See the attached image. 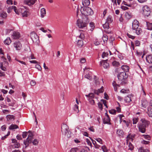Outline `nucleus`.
I'll return each mask as SVG.
<instances>
[{
    "instance_id": "20",
    "label": "nucleus",
    "mask_w": 152,
    "mask_h": 152,
    "mask_svg": "<svg viewBox=\"0 0 152 152\" xmlns=\"http://www.w3.org/2000/svg\"><path fill=\"white\" fill-rule=\"evenodd\" d=\"M146 59L147 62L149 63H152V55H148L146 57Z\"/></svg>"
},
{
    "instance_id": "27",
    "label": "nucleus",
    "mask_w": 152,
    "mask_h": 152,
    "mask_svg": "<svg viewBox=\"0 0 152 152\" xmlns=\"http://www.w3.org/2000/svg\"><path fill=\"white\" fill-rule=\"evenodd\" d=\"M18 128V126L16 125L12 124L9 127V129L10 130H13L15 129Z\"/></svg>"
},
{
    "instance_id": "28",
    "label": "nucleus",
    "mask_w": 152,
    "mask_h": 152,
    "mask_svg": "<svg viewBox=\"0 0 152 152\" xmlns=\"http://www.w3.org/2000/svg\"><path fill=\"white\" fill-rule=\"evenodd\" d=\"M77 45L80 47H82L83 45V41L82 39H79L78 40V42L77 43Z\"/></svg>"
},
{
    "instance_id": "31",
    "label": "nucleus",
    "mask_w": 152,
    "mask_h": 152,
    "mask_svg": "<svg viewBox=\"0 0 152 152\" xmlns=\"http://www.w3.org/2000/svg\"><path fill=\"white\" fill-rule=\"evenodd\" d=\"M134 31L135 32L136 34L139 35L142 32V31L141 28L138 27L135 30H134Z\"/></svg>"
},
{
    "instance_id": "38",
    "label": "nucleus",
    "mask_w": 152,
    "mask_h": 152,
    "mask_svg": "<svg viewBox=\"0 0 152 152\" xmlns=\"http://www.w3.org/2000/svg\"><path fill=\"white\" fill-rule=\"evenodd\" d=\"M7 118L9 119L10 120L12 119L14 120L15 119V117L14 116L12 115H8L7 116Z\"/></svg>"
},
{
    "instance_id": "49",
    "label": "nucleus",
    "mask_w": 152,
    "mask_h": 152,
    "mask_svg": "<svg viewBox=\"0 0 152 152\" xmlns=\"http://www.w3.org/2000/svg\"><path fill=\"white\" fill-rule=\"evenodd\" d=\"M95 139L98 142H99L100 143L102 144H103V141L100 138H96V139Z\"/></svg>"
},
{
    "instance_id": "15",
    "label": "nucleus",
    "mask_w": 152,
    "mask_h": 152,
    "mask_svg": "<svg viewBox=\"0 0 152 152\" xmlns=\"http://www.w3.org/2000/svg\"><path fill=\"white\" fill-rule=\"evenodd\" d=\"M141 121L142 122V123H140V125H143V126H145V127L148 126L149 124V122L146 120L144 118H142L141 119Z\"/></svg>"
},
{
    "instance_id": "1",
    "label": "nucleus",
    "mask_w": 152,
    "mask_h": 152,
    "mask_svg": "<svg viewBox=\"0 0 152 152\" xmlns=\"http://www.w3.org/2000/svg\"><path fill=\"white\" fill-rule=\"evenodd\" d=\"M118 83L121 85H125L128 83V75L125 72H121L117 75Z\"/></svg>"
},
{
    "instance_id": "54",
    "label": "nucleus",
    "mask_w": 152,
    "mask_h": 152,
    "mask_svg": "<svg viewBox=\"0 0 152 152\" xmlns=\"http://www.w3.org/2000/svg\"><path fill=\"white\" fill-rule=\"evenodd\" d=\"M150 142L149 141H147L144 140L141 141L142 143L146 145L149 144Z\"/></svg>"
},
{
    "instance_id": "16",
    "label": "nucleus",
    "mask_w": 152,
    "mask_h": 152,
    "mask_svg": "<svg viewBox=\"0 0 152 152\" xmlns=\"http://www.w3.org/2000/svg\"><path fill=\"white\" fill-rule=\"evenodd\" d=\"M110 121V119L109 116H108V117H107L106 118H104L103 120V122L104 124H111Z\"/></svg>"
},
{
    "instance_id": "47",
    "label": "nucleus",
    "mask_w": 152,
    "mask_h": 152,
    "mask_svg": "<svg viewBox=\"0 0 152 152\" xmlns=\"http://www.w3.org/2000/svg\"><path fill=\"white\" fill-rule=\"evenodd\" d=\"M109 112L110 113L113 114H115L116 112V110L114 109H111L109 110Z\"/></svg>"
},
{
    "instance_id": "26",
    "label": "nucleus",
    "mask_w": 152,
    "mask_h": 152,
    "mask_svg": "<svg viewBox=\"0 0 152 152\" xmlns=\"http://www.w3.org/2000/svg\"><path fill=\"white\" fill-rule=\"evenodd\" d=\"M11 40L10 37H7L4 41V43L7 45H9L11 43Z\"/></svg>"
},
{
    "instance_id": "11",
    "label": "nucleus",
    "mask_w": 152,
    "mask_h": 152,
    "mask_svg": "<svg viewBox=\"0 0 152 152\" xmlns=\"http://www.w3.org/2000/svg\"><path fill=\"white\" fill-rule=\"evenodd\" d=\"M138 129L139 132L142 133H145L146 131V127L142 125H139L138 126Z\"/></svg>"
},
{
    "instance_id": "24",
    "label": "nucleus",
    "mask_w": 152,
    "mask_h": 152,
    "mask_svg": "<svg viewBox=\"0 0 152 152\" xmlns=\"http://www.w3.org/2000/svg\"><path fill=\"white\" fill-rule=\"evenodd\" d=\"M124 101L126 102L129 103L132 101L130 95L126 96L124 99Z\"/></svg>"
},
{
    "instance_id": "3",
    "label": "nucleus",
    "mask_w": 152,
    "mask_h": 152,
    "mask_svg": "<svg viewBox=\"0 0 152 152\" xmlns=\"http://www.w3.org/2000/svg\"><path fill=\"white\" fill-rule=\"evenodd\" d=\"M81 13L85 15H92L94 14L93 10L90 7H84L83 9V11L80 10Z\"/></svg>"
},
{
    "instance_id": "62",
    "label": "nucleus",
    "mask_w": 152,
    "mask_h": 152,
    "mask_svg": "<svg viewBox=\"0 0 152 152\" xmlns=\"http://www.w3.org/2000/svg\"><path fill=\"white\" fill-rule=\"evenodd\" d=\"M6 1L7 4H11V5L13 4L12 1V0H7Z\"/></svg>"
},
{
    "instance_id": "9",
    "label": "nucleus",
    "mask_w": 152,
    "mask_h": 152,
    "mask_svg": "<svg viewBox=\"0 0 152 152\" xmlns=\"http://www.w3.org/2000/svg\"><path fill=\"white\" fill-rule=\"evenodd\" d=\"M107 60H103L100 62V65L101 66L102 63H103V66L104 68L107 69L109 67V64L107 62Z\"/></svg>"
},
{
    "instance_id": "5",
    "label": "nucleus",
    "mask_w": 152,
    "mask_h": 152,
    "mask_svg": "<svg viewBox=\"0 0 152 152\" xmlns=\"http://www.w3.org/2000/svg\"><path fill=\"white\" fill-rule=\"evenodd\" d=\"M31 39L34 42L38 43L39 42V38L37 34L34 32H32L30 34Z\"/></svg>"
},
{
    "instance_id": "23",
    "label": "nucleus",
    "mask_w": 152,
    "mask_h": 152,
    "mask_svg": "<svg viewBox=\"0 0 152 152\" xmlns=\"http://www.w3.org/2000/svg\"><path fill=\"white\" fill-rule=\"evenodd\" d=\"M41 17L42 18H43L46 13V10L44 8H42L40 10Z\"/></svg>"
},
{
    "instance_id": "2",
    "label": "nucleus",
    "mask_w": 152,
    "mask_h": 152,
    "mask_svg": "<svg viewBox=\"0 0 152 152\" xmlns=\"http://www.w3.org/2000/svg\"><path fill=\"white\" fill-rule=\"evenodd\" d=\"M89 22L88 17L85 16V18H83L82 20L79 19L77 20V25L79 28L85 29Z\"/></svg>"
},
{
    "instance_id": "32",
    "label": "nucleus",
    "mask_w": 152,
    "mask_h": 152,
    "mask_svg": "<svg viewBox=\"0 0 152 152\" xmlns=\"http://www.w3.org/2000/svg\"><path fill=\"white\" fill-rule=\"evenodd\" d=\"M117 134L119 136H122L124 135V133L122 130L118 129L117 131Z\"/></svg>"
},
{
    "instance_id": "64",
    "label": "nucleus",
    "mask_w": 152,
    "mask_h": 152,
    "mask_svg": "<svg viewBox=\"0 0 152 152\" xmlns=\"http://www.w3.org/2000/svg\"><path fill=\"white\" fill-rule=\"evenodd\" d=\"M118 64V63L115 61H114L112 62V64L114 66H117Z\"/></svg>"
},
{
    "instance_id": "6",
    "label": "nucleus",
    "mask_w": 152,
    "mask_h": 152,
    "mask_svg": "<svg viewBox=\"0 0 152 152\" xmlns=\"http://www.w3.org/2000/svg\"><path fill=\"white\" fill-rule=\"evenodd\" d=\"M139 23L136 20H135L132 22V29L133 31L135 30L139 27Z\"/></svg>"
},
{
    "instance_id": "42",
    "label": "nucleus",
    "mask_w": 152,
    "mask_h": 152,
    "mask_svg": "<svg viewBox=\"0 0 152 152\" xmlns=\"http://www.w3.org/2000/svg\"><path fill=\"white\" fill-rule=\"evenodd\" d=\"M101 148L104 152H107L108 149L105 145L102 146L101 147Z\"/></svg>"
},
{
    "instance_id": "60",
    "label": "nucleus",
    "mask_w": 152,
    "mask_h": 152,
    "mask_svg": "<svg viewBox=\"0 0 152 152\" xmlns=\"http://www.w3.org/2000/svg\"><path fill=\"white\" fill-rule=\"evenodd\" d=\"M127 35L129 38H131L132 39H134L135 38L134 36H132L128 33L127 34Z\"/></svg>"
},
{
    "instance_id": "56",
    "label": "nucleus",
    "mask_w": 152,
    "mask_h": 152,
    "mask_svg": "<svg viewBox=\"0 0 152 152\" xmlns=\"http://www.w3.org/2000/svg\"><path fill=\"white\" fill-rule=\"evenodd\" d=\"M88 100L91 104H94L95 102L94 100L93 99H89Z\"/></svg>"
},
{
    "instance_id": "43",
    "label": "nucleus",
    "mask_w": 152,
    "mask_h": 152,
    "mask_svg": "<svg viewBox=\"0 0 152 152\" xmlns=\"http://www.w3.org/2000/svg\"><path fill=\"white\" fill-rule=\"evenodd\" d=\"M125 15L126 17L128 19H130L132 17V15L128 12L126 13Z\"/></svg>"
},
{
    "instance_id": "7",
    "label": "nucleus",
    "mask_w": 152,
    "mask_h": 152,
    "mask_svg": "<svg viewBox=\"0 0 152 152\" xmlns=\"http://www.w3.org/2000/svg\"><path fill=\"white\" fill-rule=\"evenodd\" d=\"M61 131L62 135L65 137L66 133V125L65 124H63L61 126Z\"/></svg>"
},
{
    "instance_id": "52",
    "label": "nucleus",
    "mask_w": 152,
    "mask_h": 152,
    "mask_svg": "<svg viewBox=\"0 0 152 152\" xmlns=\"http://www.w3.org/2000/svg\"><path fill=\"white\" fill-rule=\"evenodd\" d=\"M98 105L99 108L101 110H102L103 109L102 104L101 103L99 102L98 103Z\"/></svg>"
},
{
    "instance_id": "13",
    "label": "nucleus",
    "mask_w": 152,
    "mask_h": 152,
    "mask_svg": "<svg viewBox=\"0 0 152 152\" xmlns=\"http://www.w3.org/2000/svg\"><path fill=\"white\" fill-rule=\"evenodd\" d=\"M109 23H108L107 22H106L105 23L103 24V26L104 29H105V31L108 34H110L111 33V31H106V29H108L109 28Z\"/></svg>"
},
{
    "instance_id": "51",
    "label": "nucleus",
    "mask_w": 152,
    "mask_h": 152,
    "mask_svg": "<svg viewBox=\"0 0 152 152\" xmlns=\"http://www.w3.org/2000/svg\"><path fill=\"white\" fill-rule=\"evenodd\" d=\"M102 39L104 42H105V41H107L108 39V37L107 35H104L103 36Z\"/></svg>"
},
{
    "instance_id": "44",
    "label": "nucleus",
    "mask_w": 152,
    "mask_h": 152,
    "mask_svg": "<svg viewBox=\"0 0 152 152\" xmlns=\"http://www.w3.org/2000/svg\"><path fill=\"white\" fill-rule=\"evenodd\" d=\"M28 134V132H23L22 133V136L23 138H25L26 137Z\"/></svg>"
},
{
    "instance_id": "59",
    "label": "nucleus",
    "mask_w": 152,
    "mask_h": 152,
    "mask_svg": "<svg viewBox=\"0 0 152 152\" xmlns=\"http://www.w3.org/2000/svg\"><path fill=\"white\" fill-rule=\"evenodd\" d=\"M135 44L136 46H138L140 45V42L139 41L137 40L135 42Z\"/></svg>"
},
{
    "instance_id": "30",
    "label": "nucleus",
    "mask_w": 152,
    "mask_h": 152,
    "mask_svg": "<svg viewBox=\"0 0 152 152\" xmlns=\"http://www.w3.org/2000/svg\"><path fill=\"white\" fill-rule=\"evenodd\" d=\"M147 113L149 117H152V109L151 108H148Z\"/></svg>"
},
{
    "instance_id": "4",
    "label": "nucleus",
    "mask_w": 152,
    "mask_h": 152,
    "mask_svg": "<svg viewBox=\"0 0 152 152\" xmlns=\"http://www.w3.org/2000/svg\"><path fill=\"white\" fill-rule=\"evenodd\" d=\"M142 12L145 18L150 15L151 10L150 8L147 5L144 6L142 8Z\"/></svg>"
},
{
    "instance_id": "39",
    "label": "nucleus",
    "mask_w": 152,
    "mask_h": 152,
    "mask_svg": "<svg viewBox=\"0 0 152 152\" xmlns=\"http://www.w3.org/2000/svg\"><path fill=\"white\" fill-rule=\"evenodd\" d=\"M86 96L89 97V99H92L94 98V95L93 93H90L88 95H86Z\"/></svg>"
},
{
    "instance_id": "48",
    "label": "nucleus",
    "mask_w": 152,
    "mask_h": 152,
    "mask_svg": "<svg viewBox=\"0 0 152 152\" xmlns=\"http://www.w3.org/2000/svg\"><path fill=\"white\" fill-rule=\"evenodd\" d=\"M108 53H107L104 52L102 55V56L103 58H104V57H106L108 56Z\"/></svg>"
},
{
    "instance_id": "50",
    "label": "nucleus",
    "mask_w": 152,
    "mask_h": 152,
    "mask_svg": "<svg viewBox=\"0 0 152 152\" xmlns=\"http://www.w3.org/2000/svg\"><path fill=\"white\" fill-rule=\"evenodd\" d=\"M0 68L1 70L4 71L6 70V68L5 67L3 66V63H0Z\"/></svg>"
},
{
    "instance_id": "12",
    "label": "nucleus",
    "mask_w": 152,
    "mask_h": 152,
    "mask_svg": "<svg viewBox=\"0 0 152 152\" xmlns=\"http://www.w3.org/2000/svg\"><path fill=\"white\" fill-rule=\"evenodd\" d=\"M36 0H25L24 3L28 6H31L34 4Z\"/></svg>"
},
{
    "instance_id": "22",
    "label": "nucleus",
    "mask_w": 152,
    "mask_h": 152,
    "mask_svg": "<svg viewBox=\"0 0 152 152\" xmlns=\"http://www.w3.org/2000/svg\"><path fill=\"white\" fill-rule=\"evenodd\" d=\"M148 102L146 100L144 99L142 101V107L145 108L148 105Z\"/></svg>"
},
{
    "instance_id": "33",
    "label": "nucleus",
    "mask_w": 152,
    "mask_h": 152,
    "mask_svg": "<svg viewBox=\"0 0 152 152\" xmlns=\"http://www.w3.org/2000/svg\"><path fill=\"white\" fill-rule=\"evenodd\" d=\"M112 18V17L111 16H109L106 19V22L109 24L111 23L113 21Z\"/></svg>"
},
{
    "instance_id": "53",
    "label": "nucleus",
    "mask_w": 152,
    "mask_h": 152,
    "mask_svg": "<svg viewBox=\"0 0 152 152\" xmlns=\"http://www.w3.org/2000/svg\"><path fill=\"white\" fill-rule=\"evenodd\" d=\"M20 146V144L19 143L17 142L15 143L14 146L15 148H18Z\"/></svg>"
},
{
    "instance_id": "58",
    "label": "nucleus",
    "mask_w": 152,
    "mask_h": 152,
    "mask_svg": "<svg viewBox=\"0 0 152 152\" xmlns=\"http://www.w3.org/2000/svg\"><path fill=\"white\" fill-rule=\"evenodd\" d=\"M133 124H136L137 121H138V119L137 118H133Z\"/></svg>"
},
{
    "instance_id": "29",
    "label": "nucleus",
    "mask_w": 152,
    "mask_h": 152,
    "mask_svg": "<svg viewBox=\"0 0 152 152\" xmlns=\"http://www.w3.org/2000/svg\"><path fill=\"white\" fill-rule=\"evenodd\" d=\"M139 152H150L149 150L147 149H144L142 147L140 148L138 150Z\"/></svg>"
},
{
    "instance_id": "36",
    "label": "nucleus",
    "mask_w": 152,
    "mask_h": 152,
    "mask_svg": "<svg viewBox=\"0 0 152 152\" xmlns=\"http://www.w3.org/2000/svg\"><path fill=\"white\" fill-rule=\"evenodd\" d=\"M146 23L148 27V29L150 30H152V23H148L147 22Z\"/></svg>"
},
{
    "instance_id": "46",
    "label": "nucleus",
    "mask_w": 152,
    "mask_h": 152,
    "mask_svg": "<svg viewBox=\"0 0 152 152\" xmlns=\"http://www.w3.org/2000/svg\"><path fill=\"white\" fill-rule=\"evenodd\" d=\"M28 12L27 11L25 10V11L23 12L22 13V16L23 17H27L28 16L27 13Z\"/></svg>"
},
{
    "instance_id": "19",
    "label": "nucleus",
    "mask_w": 152,
    "mask_h": 152,
    "mask_svg": "<svg viewBox=\"0 0 152 152\" xmlns=\"http://www.w3.org/2000/svg\"><path fill=\"white\" fill-rule=\"evenodd\" d=\"M84 77L90 80H91L92 79L91 73V72H88L85 75Z\"/></svg>"
},
{
    "instance_id": "21",
    "label": "nucleus",
    "mask_w": 152,
    "mask_h": 152,
    "mask_svg": "<svg viewBox=\"0 0 152 152\" xmlns=\"http://www.w3.org/2000/svg\"><path fill=\"white\" fill-rule=\"evenodd\" d=\"M112 84L114 87L115 91H117V87H120L119 85L117 84L115 81H113L112 83Z\"/></svg>"
},
{
    "instance_id": "57",
    "label": "nucleus",
    "mask_w": 152,
    "mask_h": 152,
    "mask_svg": "<svg viewBox=\"0 0 152 152\" xmlns=\"http://www.w3.org/2000/svg\"><path fill=\"white\" fill-rule=\"evenodd\" d=\"M80 38L82 40L84 38L85 36L83 33H81L80 35L78 37Z\"/></svg>"
},
{
    "instance_id": "18",
    "label": "nucleus",
    "mask_w": 152,
    "mask_h": 152,
    "mask_svg": "<svg viewBox=\"0 0 152 152\" xmlns=\"http://www.w3.org/2000/svg\"><path fill=\"white\" fill-rule=\"evenodd\" d=\"M90 4L89 0H82V4L84 6L86 7L88 6Z\"/></svg>"
},
{
    "instance_id": "41",
    "label": "nucleus",
    "mask_w": 152,
    "mask_h": 152,
    "mask_svg": "<svg viewBox=\"0 0 152 152\" xmlns=\"http://www.w3.org/2000/svg\"><path fill=\"white\" fill-rule=\"evenodd\" d=\"M33 144L35 145H37L39 143V140L37 139H35L32 142Z\"/></svg>"
},
{
    "instance_id": "35",
    "label": "nucleus",
    "mask_w": 152,
    "mask_h": 152,
    "mask_svg": "<svg viewBox=\"0 0 152 152\" xmlns=\"http://www.w3.org/2000/svg\"><path fill=\"white\" fill-rule=\"evenodd\" d=\"M0 16L2 18H5L7 16V14L6 12H3L1 13Z\"/></svg>"
},
{
    "instance_id": "10",
    "label": "nucleus",
    "mask_w": 152,
    "mask_h": 152,
    "mask_svg": "<svg viewBox=\"0 0 152 152\" xmlns=\"http://www.w3.org/2000/svg\"><path fill=\"white\" fill-rule=\"evenodd\" d=\"M32 140L27 138L26 140H24L23 143L25 145V148H26L29 146V144L32 143Z\"/></svg>"
},
{
    "instance_id": "17",
    "label": "nucleus",
    "mask_w": 152,
    "mask_h": 152,
    "mask_svg": "<svg viewBox=\"0 0 152 152\" xmlns=\"http://www.w3.org/2000/svg\"><path fill=\"white\" fill-rule=\"evenodd\" d=\"M103 88V87L102 86L99 89L97 90H94V92L95 94L98 95L99 93H102L103 92L104 90Z\"/></svg>"
},
{
    "instance_id": "61",
    "label": "nucleus",
    "mask_w": 152,
    "mask_h": 152,
    "mask_svg": "<svg viewBox=\"0 0 152 152\" xmlns=\"http://www.w3.org/2000/svg\"><path fill=\"white\" fill-rule=\"evenodd\" d=\"M36 84V82L34 81L33 80H32L30 82V84L31 86H34Z\"/></svg>"
},
{
    "instance_id": "45",
    "label": "nucleus",
    "mask_w": 152,
    "mask_h": 152,
    "mask_svg": "<svg viewBox=\"0 0 152 152\" xmlns=\"http://www.w3.org/2000/svg\"><path fill=\"white\" fill-rule=\"evenodd\" d=\"M74 110L77 113H78L79 112L78 106L77 105L75 104V105L74 107Z\"/></svg>"
},
{
    "instance_id": "14",
    "label": "nucleus",
    "mask_w": 152,
    "mask_h": 152,
    "mask_svg": "<svg viewBox=\"0 0 152 152\" xmlns=\"http://www.w3.org/2000/svg\"><path fill=\"white\" fill-rule=\"evenodd\" d=\"M20 34L19 32H14L12 35V37L14 39H17L20 37Z\"/></svg>"
},
{
    "instance_id": "55",
    "label": "nucleus",
    "mask_w": 152,
    "mask_h": 152,
    "mask_svg": "<svg viewBox=\"0 0 152 152\" xmlns=\"http://www.w3.org/2000/svg\"><path fill=\"white\" fill-rule=\"evenodd\" d=\"M134 137V135H131L130 134H129L127 136V138L128 139H132V138Z\"/></svg>"
},
{
    "instance_id": "63",
    "label": "nucleus",
    "mask_w": 152,
    "mask_h": 152,
    "mask_svg": "<svg viewBox=\"0 0 152 152\" xmlns=\"http://www.w3.org/2000/svg\"><path fill=\"white\" fill-rule=\"evenodd\" d=\"M6 126L5 125H4L1 127V129L2 131H4L6 130Z\"/></svg>"
},
{
    "instance_id": "25",
    "label": "nucleus",
    "mask_w": 152,
    "mask_h": 152,
    "mask_svg": "<svg viewBox=\"0 0 152 152\" xmlns=\"http://www.w3.org/2000/svg\"><path fill=\"white\" fill-rule=\"evenodd\" d=\"M121 68L124 71L126 72H127L129 70V67L125 65H123L121 66Z\"/></svg>"
},
{
    "instance_id": "8",
    "label": "nucleus",
    "mask_w": 152,
    "mask_h": 152,
    "mask_svg": "<svg viewBox=\"0 0 152 152\" xmlns=\"http://www.w3.org/2000/svg\"><path fill=\"white\" fill-rule=\"evenodd\" d=\"M14 46L17 50H20L22 47L21 44L19 42H14Z\"/></svg>"
},
{
    "instance_id": "34",
    "label": "nucleus",
    "mask_w": 152,
    "mask_h": 152,
    "mask_svg": "<svg viewBox=\"0 0 152 152\" xmlns=\"http://www.w3.org/2000/svg\"><path fill=\"white\" fill-rule=\"evenodd\" d=\"M15 8V6H13L9 7H8L7 8V12L8 13H10L11 12V11H12V10L13 9L14 10V8Z\"/></svg>"
},
{
    "instance_id": "40",
    "label": "nucleus",
    "mask_w": 152,
    "mask_h": 152,
    "mask_svg": "<svg viewBox=\"0 0 152 152\" xmlns=\"http://www.w3.org/2000/svg\"><path fill=\"white\" fill-rule=\"evenodd\" d=\"M34 134H33V133H29L28 135L27 138L29 139H30L32 140L34 138Z\"/></svg>"
},
{
    "instance_id": "37",
    "label": "nucleus",
    "mask_w": 152,
    "mask_h": 152,
    "mask_svg": "<svg viewBox=\"0 0 152 152\" xmlns=\"http://www.w3.org/2000/svg\"><path fill=\"white\" fill-rule=\"evenodd\" d=\"M145 139H147L148 140H150L151 139V137L148 135H145L143 134L142 136Z\"/></svg>"
}]
</instances>
